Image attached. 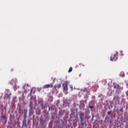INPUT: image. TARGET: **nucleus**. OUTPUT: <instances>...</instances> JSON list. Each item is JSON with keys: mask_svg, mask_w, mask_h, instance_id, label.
Instances as JSON below:
<instances>
[{"mask_svg": "<svg viewBox=\"0 0 128 128\" xmlns=\"http://www.w3.org/2000/svg\"><path fill=\"white\" fill-rule=\"evenodd\" d=\"M62 86V85L60 84H58L56 85H55L54 86V88H60V87Z\"/></svg>", "mask_w": 128, "mask_h": 128, "instance_id": "1a4fd4ad", "label": "nucleus"}, {"mask_svg": "<svg viewBox=\"0 0 128 128\" xmlns=\"http://www.w3.org/2000/svg\"><path fill=\"white\" fill-rule=\"evenodd\" d=\"M72 72V68L70 67V68H69V70H68V72Z\"/></svg>", "mask_w": 128, "mask_h": 128, "instance_id": "4468645a", "label": "nucleus"}, {"mask_svg": "<svg viewBox=\"0 0 128 128\" xmlns=\"http://www.w3.org/2000/svg\"><path fill=\"white\" fill-rule=\"evenodd\" d=\"M30 85L28 84H26L23 86L22 89L24 90V92L26 94L28 92H30Z\"/></svg>", "mask_w": 128, "mask_h": 128, "instance_id": "f03ea898", "label": "nucleus"}, {"mask_svg": "<svg viewBox=\"0 0 128 128\" xmlns=\"http://www.w3.org/2000/svg\"><path fill=\"white\" fill-rule=\"evenodd\" d=\"M118 56V52H116L115 54H112L110 57V60H116Z\"/></svg>", "mask_w": 128, "mask_h": 128, "instance_id": "20e7f679", "label": "nucleus"}, {"mask_svg": "<svg viewBox=\"0 0 128 128\" xmlns=\"http://www.w3.org/2000/svg\"><path fill=\"white\" fill-rule=\"evenodd\" d=\"M70 91H72V90H73V87H72V85H70Z\"/></svg>", "mask_w": 128, "mask_h": 128, "instance_id": "2eb2a0df", "label": "nucleus"}, {"mask_svg": "<svg viewBox=\"0 0 128 128\" xmlns=\"http://www.w3.org/2000/svg\"><path fill=\"white\" fill-rule=\"evenodd\" d=\"M68 82L66 81L63 84H62V88H63V92L65 94H68Z\"/></svg>", "mask_w": 128, "mask_h": 128, "instance_id": "7ed1b4c3", "label": "nucleus"}, {"mask_svg": "<svg viewBox=\"0 0 128 128\" xmlns=\"http://www.w3.org/2000/svg\"><path fill=\"white\" fill-rule=\"evenodd\" d=\"M24 120H23L22 122V126H25L26 128L28 126V124H26V115H24Z\"/></svg>", "mask_w": 128, "mask_h": 128, "instance_id": "423d86ee", "label": "nucleus"}, {"mask_svg": "<svg viewBox=\"0 0 128 128\" xmlns=\"http://www.w3.org/2000/svg\"><path fill=\"white\" fill-rule=\"evenodd\" d=\"M114 88H120V86H118V84H116L115 83H114Z\"/></svg>", "mask_w": 128, "mask_h": 128, "instance_id": "9b49d317", "label": "nucleus"}, {"mask_svg": "<svg viewBox=\"0 0 128 128\" xmlns=\"http://www.w3.org/2000/svg\"><path fill=\"white\" fill-rule=\"evenodd\" d=\"M120 76L122 78H124V72H121L120 73Z\"/></svg>", "mask_w": 128, "mask_h": 128, "instance_id": "9d476101", "label": "nucleus"}, {"mask_svg": "<svg viewBox=\"0 0 128 128\" xmlns=\"http://www.w3.org/2000/svg\"><path fill=\"white\" fill-rule=\"evenodd\" d=\"M52 86H54L52 84H47L43 86V88H52Z\"/></svg>", "mask_w": 128, "mask_h": 128, "instance_id": "39448f33", "label": "nucleus"}, {"mask_svg": "<svg viewBox=\"0 0 128 128\" xmlns=\"http://www.w3.org/2000/svg\"><path fill=\"white\" fill-rule=\"evenodd\" d=\"M82 92H88V88H84V90H82Z\"/></svg>", "mask_w": 128, "mask_h": 128, "instance_id": "f8f14e48", "label": "nucleus"}, {"mask_svg": "<svg viewBox=\"0 0 128 128\" xmlns=\"http://www.w3.org/2000/svg\"><path fill=\"white\" fill-rule=\"evenodd\" d=\"M108 114H110V112H108Z\"/></svg>", "mask_w": 128, "mask_h": 128, "instance_id": "a211bd4d", "label": "nucleus"}, {"mask_svg": "<svg viewBox=\"0 0 128 128\" xmlns=\"http://www.w3.org/2000/svg\"><path fill=\"white\" fill-rule=\"evenodd\" d=\"M88 108L92 110L94 108V106H89Z\"/></svg>", "mask_w": 128, "mask_h": 128, "instance_id": "dca6fc26", "label": "nucleus"}, {"mask_svg": "<svg viewBox=\"0 0 128 128\" xmlns=\"http://www.w3.org/2000/svg\"><path fill=\"white\" fill-rule=\"evenodd\" d=\"M30 90V94H34L36 92V88H31Z\"/></svg>", "mask_w": 128, "mask_h": 128, "instance_id": "6e6552de", "label": "nucleus"}, {"mask_svg": "<svg viewBox=\"0 0 128 128\" xmlns=\"http://www.w3.org/2000/svg\"><path fill=\"white\" fill-rule=\"evenodd\" d=\"M38 91H40V90H41V89H40V88H38Z\"/></svg>", "mask_w": 128, "mask_h": 128, "instance_id": "6ab92c4d", "label": "nucleus"}, {"mask_svg": "<svg viewBox=\"0 0 128 128\" xmlns=\"http://www.w3.org/2000/svg\"><path fill=\"white\" fill-rule=\"evenodd\" d=\"M38 106H41L42 108H44V102L42 101H40L38 102Z\"/></svg>", "mask_w": 128, "mask_h": 128, "instance_id": "0eeeda50", "label": "nucleus"}, {"mask_svg": "<svg viewBox=\"0 0 128 128\" xmlns=\"http://www.w3.org/2000/svg\"><path fill=\"white\" fill-rule=\"evenodd\" d=\"M6 95L7 96V98H10V96H12V94L11 93H10L9 94H6Z\"/></svg>", "mask_w": 128, "mask_h": 128, "instance_id": "ddd939ff", "label": "nucleus"}, {"mask_svg": "<svg viewBox=\"0 0 128 128\" xmlns=\"http://www.w3.org/2000/svg\"><path fill=\"white\" fill-rule=\"evenodd\" d=\"M80 128H84V124H86V120H84V112H81L80 114Z\"/></svg>", "mask_w": 128, "mask_h": 128, "instance_id": "f257e3e1", "label": "nucleus"}, {"mask_svg": "<svg viewBox=\"0 0 128 128\" xmlns=\"http://www.w3.org/2000/svg\"><path fill=\"white\" fill-rule=\"evenodd\" d=\"M52 80H56V78H52Z\"/></svg>", "mask_w": 128, "mask_h": 128, "instance_id": "f3484780", "label": "nucleus"}]
</instances>
